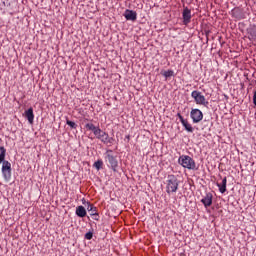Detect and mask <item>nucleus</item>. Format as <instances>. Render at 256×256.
I'll return each mask as SVG.
<instances>
[{
	"instance_id": "7",
	"label": "nucleus",
	"mask_w": 256,
	"mask_h": 256,
	"mask_svg": "<svg viewBox=\"0 0 256 256\" xmlns=\"http://www.w3.org/2000/svg\"><path fill=\"white\" fill-rule=\"evenodd\" d=\"M190 117L193 123H201L203 121V112L200 109L192 108Z\"/></svg>"
},
{
	"instance_id": "8",
	"label": "nucleus",
	"mask_w": 256,
	"mask_h": 256,
	"mask_svg": "<svg viewBox=\"0 0 256 256\" xmlns=\"http://www.w3.org/2000/svg\"><path fill=\"white\" fill-rule=\"evenodd\" d=\"M177 117L180 119V123L184 127L185 131H187L188 133H193V131H194L193 126L189 123V121L187 119L183 118L181 113H178Z\"/></svg>"
},
{
	"instance_id": "18",
	"label": "nucleus",
	"mask_w": 256,
	"mask_h": 256,
	"mask_svg": "<svg viewBox=\"0 0 256 256\" xmlns=\"http://www.w3.org/2000/svg\"><path fill=\"white\" fill-rule=\"evenodd\" d=\"M66 125H68L72 129H76L77 128V124L75 122L69 120V119L66 120Z\"/></svg>"
},
{
	"instance_id": "9",
	"label": "nucleus",
	"mask_w": 256,
	"mask_h": 256,
	"mask_svg": "<svg viewBox=\"0 0 256 256\" xmlns=\"http://www.w3.org/2000/svg\"><path fill=\"white\" fill-rule=\"evenodd\" d=\"M182 19H183V25H189L191 23L192 15H191V9L188 7H184L182 12Z\"/></svg>"
},
{
	"instance_id": "2",
	"label": "nucleus",
	"mask_w": 256,
	"mask_h": 256,
	"mask_svg": "<svg viewBox=\"0 0 256 256\" xmlns=\"http://www.w3.org/2000/svg\"><path fill=\"white\" fill-rule=\"evenodd\" d=\"M6 155L7 149H5V146H0V164L2 163V175L5 181H11V162L5 160Z\"/></svg>"
},
{
	"instance_id": "10",
	"label": "nucleus",
	"mask_w": 256,
	"mask_h": 256,
	"mask_svg": "<svg viewBox=\"0 0 256 256\" xmlns=\"http://www.w3.org/2000/svg\"><path fill=\"white\" fill-rule=\"evenodd\" d=\"M124 17L127 21H137V12L127 9L124 13Z\"/></svg>"
},
{
	"instance_id": "6",
	"label": "nucleus",
	"mask_w": 256,
	"mask_h": 256,
	"mask_svg": "<svg viewBox=\"0 0 256 256\" xmlns=\"http://www.w3.org/2000/svg\"><path fill=\"white\" fill-rule=\"evenodd\" d=\"M179 187V180L175 175H168L167 178V193H175Z\"/></svg>"
},
{
	"instance_id": "13",
	"label": "nucleus",
	"mask_w": 256,
	"mask_h": 256,
	"mask_svg": "<svg viewBox=\"0 0 256 256\" xmlns=\"http://www.w3.org/2000/svg\"><path fill=\"white\" fill-rule=\"evenodd\" d=\"M201 202L206 207H211V204L213 203V196L211 194H207L206 197L201 200Z\"/></svg>"
},
{
	"instance_id": "17",
	"label": "nucleus",
	"mask_w": 256,
	"mask_h": 256,
	"mask_svg": "<svg viewBox=\"0 0 256 256\" xmlns=\"http://www.w3.org/2000/svg\"><path fill=\"white\" fill-rule=\"evenodd\" d=\"M162 75L163 77H165V79H169V77H173V75H175V71L167 70V71H164Z\"/></svg>"
},
{
	"instance_id": "4",
	"label": "nucleus",
	"mask_w": 256,
	"mask_h": 256,
	"mask_svg": "<svg viewBox=\"0 0 256 256\" xmlns=\"http://www.w3.org/2000/svg\"><path fill=\"white\" fill-rule=\"evenodd\" d=\"M112 153L113 150L108 149L105 153V159L108 161L110 169H112L114 173H117L119 161L117 160V156H114Z\"/></svg>"
},
{
	"instance_id": "15",
	"label": "nucleus",
	"mask_w": 256,
	"mask_h": 256,
	"mask_svg": "<svg viewBox=\"0 0 256 256\" xmlns=\"http://www.w3.org/2000/svg\"><path fill=\"white\" fill-rule=\"evenodd\" d=\"M232 15L233 17H235L236 19H241V9L239 8H235L232 10Z\"/></svg>"
},
{
	"instance_id": "14",
	"label": "nucleus",
	"mask_w": 256,
	"mask_h": 256,
	"mask_svg": "<svg viewBox=\"0 0 256 256\" xmlns=\"http://www.w3.org/2000/svg\"><path fill=\"white\" fill-rule=\"evenodd\" d=\"M76 215L78 217H85V215H87V210H85V207L83 206H78L76 209Z\"/></svg>"
},
{
	"instance_id": "3",
	"label": "nucleus",
	"mask_w": 256,
	"mask_h": 256,
	"mask_svg": "<svg viewBox=\"0 0 256 256\" xmlns=\"http://www.w3.org/2000/svg\"><path fill=\"white\" fill-rule=\"evenodd\" d=\"M178 164L184 169H189V171H197V164L195 160L189 155H181L178 158Z\"/></svg>"
},
{
	"instance_id": "16",
	"label": "nucleus",
	"mask_w": 256,
	"mask_h": 256,
	"mask_svg": "<svg viewBox=\"0 0 256 256\" xmlns=\"http://www.w3.org/2000/svg\"><path fill=\"white\" fill-rule=\"evenodd\" d=\"M93 167L97 169V171H101L103 169V160H97L94 164Z\"/></svg>"
},
{
	"instance_id": "19",
	"label": "nucleus",
	"mask_w": 256,
	"mask_h": 256,
	"mask_svg": "<svg viewBox=\"0 0 256 256\" xmlns=\"http://www.w3.org/2000/svg\"><path fill=\"white\" fill-rule=\"evenodd\" d=\"M85 239H87L88 241H91V239H93V232H88L85 234Z\"/></svg>"
},
{
	"instance_id": "5",
	"label": "nucleus",
	"mask_w": 256,
	"mask_h": 256,
	"mask_svg": "<svg viewBox=\"0 0 256 256\" xmlns=\"http://www.w3.org/2000/svg\"><path fill=\"white\" fill-rule=\"evenodd\" d=\"M192 99H194L196 105H203V107H209V101L203 96V94L197 90L192 91Z\"/></svg>"
},
{
	"instance_id": "12",
	"label": "nucleus",
	"mask_w": 256,
	"mask_h": 256,
	"mask_svg": "<svg viewBox=\"0 0 256 256\" xmlns=\"http://www.w3.org/2000/svg\"><path fill=\"white\" fill-rule=\"evenodd\" d=\"M217 187L220 193H225V191H227V177H224L222 180L218 181Z\"/></svg>"
},
{
	"instance_id": "1",
	"label": "nucleus",
	"mask_w": 256,
	"mask_h": 256,
	"mask_svg": "<svg viewBox=\"0 0 256 256\" xmlns=\"http://www.w3.org/2000/svg\"><path fill=\"white\" fill-rule=\"evenodd\" d=\"M85 129H87V131H92L96 139L101 141L104 145H113V142L115 141V138L110 137L107 132L103 131L99 126H95V124L91 122L85 124Z\"/></svg>"
},
{
	"instance_id": "11",
	"label": "nucleus",
	"mask_w": 256,
	"mask_h": 256,
	"mask_svg": "<svg viewBox=\"0 0 256 256\" xmlns=\"http://www.w3.org/2000/svg\"><path fill=\"white\" fill-rule=\"evenodd\" d=\"M25 117L28 120L30 125H33V121H35V114L33 113V107H30L28 110L25 111Z\"/></svg>"
},
{
	"instance_id": "20",
	"label": "nucleus",
	"mask_w": 256,
	"mask_h": 256,
	"mask_svg": "<svg viewBox=\"0 0 256 256\" xmlns=\"http://www.w3.org/2000/svg\"><path fill=\"white\" fill-rule=\"evenodd\" d=\"M126 139H128V140H129V139H130V136H129V135H128V136H126Z\"/></svg>"
}]
</instances>
